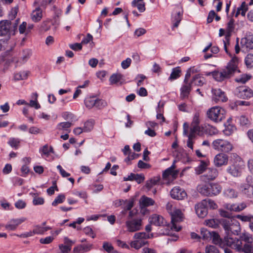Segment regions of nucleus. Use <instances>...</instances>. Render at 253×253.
I'll return each mask as SVG.
<instances>
[{
  "label": "nucleus",
  "mask_w": 253,
  "mask_h": 253,
  "mask_svg": "<svg viewBox=\"0 0 253 253\" xmlns=\"http://www.w3.org/2000/svg\"><path fill=\"white\" fill-rule=\"evenodd\" d=\"M33 95H35V100H31L29 103H28V105L30 106L31 107H34L36 109H38L40 108L41 105L38 102L37 97L38 94L37 93H34Z\"/></svg>",
  "instance_id": "nucleus-44"
},
{
  "label": "nucleus",
  "mask_w": 253,
  "mask_h": 253,
  "mask_svg": "<svg viewBox=\"0 0 253 253\" xmlns=\"http://www.w3.org/2000/svg\"><path fill=\"white\" fill-rule=\"evenodd\" d=\"M14 205L17 209H22L26 207V203L22 200H19L16 202H15Z\"/></svg>",
  "instance_id": "nucleus-60"
},
{
  "label": "nucleus",
  "mask_w": 253,
  "mask_h": 253,
  "mask_svg": "<svg viewBox=\"0 0 253 253\" xmlns=\"http://www.w3.org/2000/svg\"><path fill=\"white\" fill-rule=\"evenodd\" d=\"M65 199V196L63 194H60L54 200L52 203V205L56 206L58 204L62 203Z\"/></svg>",
  "instance_id": "nucleus-51"
},
{
  "label": "nucleus",
  "mask_w": 253,
  "mask_h": 253,
  "mask_svg": "<svg viewBox=\"0 0 253 253\" xmlns=\"http://www.w3.org/2000/svg\"><path fill=\"white\" fill-rule=\"evenodd\" d=\"M125 203L126 204V206L125 207V209L128 211H130L133 207L134 200L131 199L129 200H126L125 201Z\"/></svg>",
  "instance_id": "nucleus-58"
},
{
  "label": "nucleus",
  "mask_w": 253,
  "mask_h": 253,
  "mask_svg": "<svg viewBox=\"0 0 253 253\" xmlns=\"http://www.w3.org/2000/svg\"><path fill=\"white\" fill-rule=\"evenodd\" d=\"M223 194L225 197L229 199L236 198L238 196V192L231 188L225 189Z\"/></svg>",
  "instance_id": "nucleus-31"
},
{
  "label": "nucleus",
  "mask_w": 253,
  "mask_h": 253,
  "mask_svg": "<svg viewBox=\"0 0 253 253\" xmlns=\"http://www.w3.org/2000/svg\"><path fill=\"white\" fill-rule=\"evenodd\" d=\"M213 95V100L216 102H225L227 100V98L225 93L219 88H214L212 90Z\"/></svg>",
  "instance_id": "nucleus-16"
},
{
  "label": "nucleus",
  "mask_w": 253,
  "mask_h": 253,
  "mask_svg": "<svg viewBox=\"0 0 253 253\" xmlns=\"http://www.w3.org/2000/svg\"><path fill=\"white\" fill-rule=\"evenodd\" d=\"M238 58L236 57L232 58L231 61L228 63L225 68L221 71H215L209 73L207 75H212L213 78L218 82H222L224 80L230 78L234 73L238 71Z\"/></svg>",
  "instance_id": "nucleus-1"
},
{
  "label": "nucleus",
  "mask_w": 253,
  "mask_h": 253,
  "mask_svg": "<svg viewBox=\"0 0 253 253\" xmlns=\"http://www.w3.org/2000/svg\"><path fill=\"white\" fill-rule=\"evenodd\" d=\"M245 63L248 68L253 67V54H249L246 56Z\"/></svg>",
  "instance_id": "nucleus-50"
},
{
  "label": "nucleus",
  "mask_w": 253,
  "mask_h": 253,
  "mask_svg": "<svg viewBox=\"0 0 253 253\" xmlns=\"http://www.w3.org/2000/svg\"><path fill=\"white\" fill-rule=\"evenodd\" d=\"M240 10V14L242 16H245L246 11L248 10V5L245 1L243 2L240 7H238Z\"/></svg>",
  "instance_id": "nucleus-56"
},
{
  "label": "nucleus",
  "mask_w": 253,
  "mask_h": 253,
  "mask_svg": "<svg viewBox=\"0 0 253 253\" xmlns=\"http://www.w3.org/2000/svg\"><path fill=\"white\" fill-rule=\"evenodd\" d=\"M207 168L206 163L204 162H201L200 165L198 166L196 169V173L198 174L202 173L205 171H206Z\"/></svg>",
  "instance_id": "nucleus-48"
},
{
  "label": "nucleus",
  "mask_w": 253,
  "mask_h": 253,
  "mask_svg": "<svg viewBox=\"0 0 253 253\" xmlns=\"http://www.w3.org/2000/svg\"><path fill=\"white\" fill-rule=\"evenodd\" d=\"M94 126V122L92 120L86 121L84 125V126L83 127L84 132H89L91 131Z\"/></svg>",
  "instance_id": "nucleus-45"
},
{
  "label": "nucleus",
  "mask_w": 253,
  "mask_h": 253,
  "mask_svg": "<svg viewBox=\"0 0 253 253\" xmlns=\"http://www.w3.org/2000/svg\"><path fill=\"white\" fill-rule=\"evenodd\" d=\"M239 123L242 126H247L249 124V121L247 118L244 116H241L238 118Z\"/></svg>",
  "instance_id": "nucleus-63"
},
{
  "label": "nucleus",
  "mask_w": 253,
  "mask_h": 253,
  "mask_svg": "<svg viewBox=\"0 0 253 253\" xmlns=\"http://www.w3.org/2000/svg\"><path fill=\"white\" fill-rule=\"evenodd\" d=\"M102 248L103 250L108 253H120L119 252L115 250L112 244L108 242H104L103 243Z\"/></svg>",
  "instance_id": "nucleus-34"
},
{
  "label": "nucleus",
  "mask_w": 253,
  "mask_h": 253,
  "mask_svg": "<svg viewBox=\"0 0 253 253\" xmlns=\"http://www.w3.org/2000/svg\"><path fill=\"white\" fill-rule=\"evenodd\" d=\"M180 73L181 70L179 67L173 68L169 78V80L171 81L177 79L180 76Z\"/></svg>",
  "instance_id": "nucleus-39"
},
{
  "label": "nucleus",
  "mask_w": 253,
  "mask_h": 253,
  "mask_svg": "<svg viewBox=\"0 0 253 253\" xmlns=\"http://www.w3.org/2000/svg\"><path fill=\"white\" fill-rule=\"evenodd\" d=\"M28 77V73L26 71L20 72L19 73H15L14 75V78L15 80H23L26 79Z\"/></svg>",
  "instance_id": "nucleus-43"
},
{
  "label": "nucleus",
  "mask_w": 253,
  "mask_h": 253,
  "mask_svg": "<svg viewBox=\"0 0 253 253\" xmlns=\"http://www.w3.org/2000/svg\"><path fill=\"white\" fill-rule=\"evenodd\" d=\"M160 180V177H155L147 181L145 186L148 189H150L153 186L158 184Z\"/></svg>",
  "instance_id": "nucleus-38"
},
{
  "label": "nucleus",
  "mask_w": 253,
  "mask_h": 253,
  "mask_svg": "<svg viewBox=\"0 0 253 253\" xmlns=\"http://www.w3.org/2000/svg\"><path fill=\"white\" fill-rule=\"evenodd\" d=\"M228 156L223 153H220L217 154L214 158L213 163L215 167H220L225 166L228 164Z\"/></svg>",
  "instance_id": "nucleus-13"
},
{
  "label": "nucleus",
  "mask_w": 253,
  "mask_h": 253,
  "mask_svg": "<svg viewBox=\"0 0 253 253\" xmlns=\"http://www.w3.org/2000/svg\"><path fill=\"white\" fill-rule=\"evenodd\" d=\"M123 78L120 74H114L110 78L109 81L111 84H116L119 83Z\"/></svg>",
  "instance_id": "nucleus-41"
},
{
  "label": "nucleus",
  "mask_w": 253,
  "mask_h": 253,
  "mask_svg": "<svg viewBox=\"0 0 253 253\" xmlns=\"http://www.w3.org/2000/svg\"><path fill=\"white\" fill-rule=\"evenodd\" d=\"M236 217L243 222H249V223L253 220V215L251 214L247 215L238 214L236 216Z\"/></svg>",
  "instance_id": "nucleus-42"
},
{
  "label": "nucleus",
  "mask_w": 253,
  "mask_h": 253,
  "mask_svg": "<svg viewBox=\"0 0 253 253\" xmlns=\"http://www.w3.org/2000/svg\"><path fill=\"white\" fill-rule=\"evenodd\" d=\"M228 123V121L227 123L228 124H225V128L223 130L224 134L226 136L231 135L236 130V127L234 125Z\"/></svg>",
  "instance_id": "nucleus-30"
},
{
  "label": "nucleus",
  "mask_w": 253,
  "mask_h": 253,
  "mask_svg": "<svg viewBox=\"0 0 253 253\" xmlns=\"http://www.w3.org/2000/svg\"><path fill=\"white\" fill-rule=\"evenodd\" d=\"M133 237L135 239H138V240H143V239L149 238L150 236L148 234L145 232H139L135 233Z\"/></svg>",
  "instance_id": "nucleus-47"
},
{
  "label": "nucleus",
  "mask_w": 253,
  "mask_h": 253,
  "mask_svg": "<svg viewBox=\"0 0 253 253\" xmlns=\"http://www.w3.org/2000/svg\"><path fill=\"white\" fill-rule=\"evenodd\" d=\"M42 16V10L40 7L36 8L33 11L31 14V18L32 20L36 22L40 21Z\"/></svg>",
  "instance_id": "nucleus-28"
},
{
  "label": "nucleus",
  "mask_w": 253,
  "mask_h": 253,
  "mask_svg": "<svg viewBox=\"0 0 253 253\" xmlns=\"http://www.w3.org/2000/svg\"><path fill=\"white\" fill-rule=\"evenodd\" d=\"M227 170L228 172L233 176H238L241 174V168L239 165L236 163L229 166L227 168Z\"/></svg>",
  "instance_id": "nucleus-21"
},
{
  "label": "nucleus",
  "mask_w": 253,
  "mask_h": 253,
  "mask_svg": "<svg viewBox=\"0 0 253 253\" xmlns=\"http://www.w3.org/2000/svg\"><path fill=\"white\" fill-rule=\"evenodd\" d=\"M26 220V218L25 217L12 219L7 222L4 227L7 231H14L17 229L19 225L24 222Z\"/></svg>",
  "instance_id": "nucleus-14"
},
{
  "label": "nucleus",
  "mask_w": 253,
  "mask_h": 253,
  "mask_svg": "<svg viewBox=\"0 0 253 253\" xmlns=\"http://www.w3.org/2000/svg\"><path fill=\"white\" fill-rule=\"evenodd\" d=\"M127 230L130 232H134L141 229L142 220L141 218L127 219L126 222Z\"/></svg>",
  "instance_id": "nucleus-8"
},
{
  "label": "nucleus",
  "mask_w": 253,
  "mask_h": 253,
  "mask_svg": "<svg viewBox=\"0 0 253 253\" xmlns=\"http://www.w3.org/2000/svg\"><path fill=\"white\" fill-rule=\"evenodd\" d=\"M205 83V79L200 75H195L192 79L191 84L195 85L202 86Z\"/></svg>",
  "instance_id": "nucleus-33"
},
{
  "label": "nucleus",
  "mask_w": 253,
  "mask_h": 253,
  "mask_svg": "<svg viewBox=\"0 0 253 253\" xmlns=\"http://www.w3.org/2000/svg\"><path fill=\"white\" fill-rule=\"evenodd\" d=\"M191 89V84L190 83H184L180 89V98L184 99L188 97Z\"/></svg>",
  "instance_id": "nucleus-22"
},
{
  "label": "nucleus",
  "mask_w": 253,
  "mask_h": 253,
  "mask_svg": "<svg viewBox=\"0 0 253 253\" xmlns=\"http://www.w3.org/2000/svg\"><path fill=\"white\" fill-rule=\"evenodd\" d=\"M71 125L72 123L70 122H62L59 123L57 125V128L60 130L63 129L65 130H68V129L71 127Z\"/></svg>",
  "instance_id": "nucleus-49"
},
{
  "label": "nucleus",
  "mask_w": 253,
  "mask_h": 253,
  "mask_svg": "<svg viewBox=\"0 0 253 253\" xmlns=\"http://www.w3.org/2000/svg\"><path fill=\"white\" fill-rule=\"evenodd\" d=\"M236 94L240 98L248 99L253 96V90L247 86H240L236 89Z\"/></svg>",
  "instance_id": "nucleus-9"
},
{
  "label": "nucleus",
  "mask_w": 253,
  "mask_h": 253,
  "mask_svg": "<svg viewBox=\"0 0 253 253\" xmlns=\"http://www.w3.org/2000/svg\"><path fill=\"white\" fill-rule=\"evenodd\" d=\"M212 146L214 150L224 153H229L233 148L232 144L227 140L217 139L213 141Z\"/></svg>",
  "instance_id": "nucleus-7"
},
{
  "label": "nucleus",
  "mask_w": 253,
  "mask_h": 253,
  "mask_svg": "<svg viewBox=\"0 0 253 253\" xmlns=\"http://www.w3.org/2000/svg\"><path fill=\"white\" fill-rule=\"evenodd\" d=\"M147 243V241L144 240H136L130 243V246L136 250H138Z\"/></svg>",
  "instance_id": "nucleus-37"
},
{
  "label": "nucleus",
  "mask_w": 253,
  "mask_h": 253,
  "mask_svg": "<svg viewBox=\"0 0 253 253\" xmlns=\"http://www.w3.org/2000/svg\"><path fill=\"white\" fill-rule=\"evenodd\" d=\"M166 209L171 216L172 223L171 229L177 232L179 231L181 229V227L177 225L176 223L182 220L183 214L181 211L176 209L170 202L167 203Z\"/></svg>",
  "instance_id": "nucleus-3"
},
{
  "label": "nucleus",
  "mask_w": 253,
  "mask_h": 253,
  "mask_svg": "<svg viewBox=\"0 0 253 253\" xmlns=\"http://www.w3.org/2000/svg\"><path fill=\"white\" fill-rule=\"evenodd\" d=\"M235 212H238L243 211L247 207V204L245 202H242L239 204H235Z\"/></svg>",
  "instance_id": "nucleus-52"
},
{
  "label": "nucleus",
  "mask_w": 253,
  "mask_h": 253,
  "mask_svg": "<svg viewBox=\"0 0 253 253\" xmlns=\"http://www.w3.org/2000/svg\"><path fill=\"white\" fill-rule=\"evenodd\" d=\"M209 196H216L219 194L222 190V187L218 183H211L209 184Z\"/></svg>",
  "instance_id": "nucleus-20"
},
{
  "label": "nucleus",
  "mask_w": 253,
  "mask_h": 253,
  "mask_svg": "<svg viewBox=\"0 0 253 253\" xmlns=\"http://www.w3.org/2000/svg\"><path fill=\"white\" fill-rule=\"evenodd\" d=\"M211 237L212 238L213 244L218 245L221 248H224L226 242L225 240L222 241L217 233L212 232Z\"/></svg>",
  "instance_id": "nucleus-25"
},
{
  "label": "nucleus",
  "mask_w": 253,
  "mask_h": 253,
  "mask_svg": "<svg viewBox=\"0 0 253 253\" xmlns=\"http://www.w3.org/2000/svg\"><path fill=\"white\" fill-rule=\"evenodd\" d=\"M221 225L224 228L226 236L224 237L226 244L227 246L230 247L227 244V240L228 239H233L236 240H239L238 239L232 237H230L232 234L238 235L241 231V227L240 223L238 220L235 218H226L220 219Z\"/></svg>",
  "instance_id": "nucleus-2"
},
{
  "label": "nucleus",
  "mask_w": 253,
  "mask_h": 253,
  "mask_svg": "<svg viewBox=\"0 0 253 253\" xmlns=\"http://www.w3.org/2000/svg\"><path fill=\"white\" fill-rule=\"evenodd\" d=\"M140 206L141 209V211L144 212L145 208L154 205L155 201L152 198L147 197L145 196H142L139 200Z\"/></svg>",
  "instance_id": "nucleus-17"
},
{
  "label": "nucleus",
  "mask_w": 253,
  "mask_h": 253,
  "mask_svg": "<svg viewBox=\"0 0 253 253\" xmlns=\"http://www.w3.org/2000/svg\"><path fill=\"white\" fill-rule=\"evenodd\" d=\"M206 253H219L218 250L214 246L209 245L206 247Z\"/></svg>",
  "instance_id": "nucleus-55"
},
{
  "label": "nucleus",
  "mask_w": 253,
  "mask_h": 253,
  "mask_svg": "<svg viewBox=\"0 0 253 253\" xmlns=\"http://www.w3.org/2000/svg\"><path fill=\"white\" fill-rule=\"evenodd\" d=\"M41 151L42 152V155L47 157L50 153L53 151V148L52 147H48L47 145H45L42 147Z\"/></svg>",
  "instance_id": "nucleus-53"
},
{
  "label": "nucleus",
  "mask_w": 253,
  "mask_h": 253,
  "mask_svg": "<svg viewBox=\"0 0 253 253\" xmlns=\"http://www.w3.org/2000/svg\"><path fill=\"white\" fill-rule=\"evenodd\" d=\"M218 174V170L215 168H209L206 170L205 173L201 175V178L203 181L214 180Z\"/></svg>",
  "instance_id": "nucleus-15"
},
{
  "label": "nucleus",
  "mask_w": 253,
  "mask_h": 253,
  "mask_svg": "<svg viewBox=\"0 0 253 253\" xmlns=\"http://www.w3.org/2000/svg\"><path fill=\"white\" fill-rule=\"evenodd\" d=\"M45 222H43L42 225H37L33 229L34 234H43L46 231L50 229L49 226H45Z\"/></svg>",
  "instance_id": "nucleus-26"
},
{
  "label": "nucleus",
  "mask_w": 253,
  "mask_h": 253,
  "mask_svg": "<svg viewBox=\"0 0 253 253\" xmlns=\"http://www.w3.org/2000/svg\"><path fill=\"white\" fill-rule=\"evenodd\" d=\"M96 98L88 97L84 100V104L85 106L88 109H91L95 105Z\"/></svg>",
  "instance_id": "nucleus-40"
},
{
  "label": "nucleus",
  "mask_w": 253,
  "mask_h": 253,
  "mask_svg": "<svg viewBox=\"0 0 253 253\" xmlns=\"http://www.w3.org/2000/svg\"><path fill=\"white\" fill-rule=\"evenodd\" d=\"M209 184L206 185V184H200L198 185L197 189V191L202 195L206 196H209L210 193H209Z\"/></svg>",
  "instance_id": "nucleus-32"
},
{
  "label": "nucleus",
  "mask_w": 253,
  "mask_h": 253,
  "mask_svg": "<svg viewBox=\"0 0 253 253\" xmlns=\"http://www.w3.org/2000/svg\"><path fill=\"white\" fill-rule=\"evenodd\" d=\"M93 245L91 244L86 245L80 244L75 247L73 249L74 253H84L90 251L93 249Z\"/></svg>",
  "instance_id": "nucleus-19"
},
{
  "label": "nucleus",
  "mask_w": 253,
  "mask_h": 253,
  "mask_svg": "<svg viewBox=\"0 0 253 253\" xmlns=\"http://www.w3.org/2000/svg\"><path fill=\"white\" fill-rule=\"evenodd\" d=\"M251 76L243 75L240 78L236 79V82L245 84L251 79Z\"/></svg>",
  "instance_id": "nucleus-62"
},
{
  "label": "nucleus",
  "mask_w": 253,
  "mask_h": 253,
  "mask_svg": "<svg viewBox=\"0 0 253 253\" xmlns=\"http://www.w3.org/2000/svg\"><path fill=\"white\" fill-rule=\"evenodd\" d=\"M196 135H201V128L199 126L191 125L190 132L187 135L188 137L195 138Z\"/></svg>",
  "instance_id": "nucleus-23"
},
{
  "label": "nucleus",
  "mask_w": 253,
  "mask_h": 253,
  "mask_svg": "<svg viewBox=\"0 0 253 253\" xmlns=\"http://www.w3.org/2000/svg\"><path fill=\"white\" fill-rule=\"evenodd\" d=\"M175 161L173 162L172 166L167 169L163 173V176L165 178H168L169 176L171 175L172 177L176 175L177 174L178 172L176 170H174V169L175 168Z\"/></svg>",
  "instance_id": "nucleus-27"
},
{
  "label": "nucleus",
  "mask_w": 253,
  "mask_h": 253,
  "mask_svg": "<svg viewBox=\"0 0 253 253\" xmlns=\"http://www.w3.org/2000/svg\"><path fill=\"white\" fill-rule=\"evenodd\" d=\"M8 144L13 148H17L20 143V140L18 138H10L8 142Z\"/></svg>",
  "instance_id": "nucleus-54"
},
{
  "label": "nucleus",
  "mask_w": 253,
  "mask_h": 253,
  "mask_svg": "<svg viewBox=\"0 0 253 253\" xmlns=\"http://www.w3.org/2000/svg\"><path fill=\"white\" fill-rule=\"evenodd\" d=\"M207 226L213 228H216L218 227L219 224H221L220 220L217 219H211L205 221Z\"/></svg>",
  "instance_id": "nucleus-36"
},
{
  "label": "nucleus",
  "mask_w": 253,
  "mask_h": 253,
  "mask_svg": "<svg viewBox=\"0 0 253 253\" xmlns=\"http://www.w3.org/2000/svg\"><path fill=\"white\" fill-rule=\"evenodd\" d=\"M107 103L104 100L96 98L95 107L101 109L107 106Z\"/></svg>",
  "instance_id": "nucleus-46"
},
{
  "label": "nucleus",
  "mask_w": 253,
  "mask_h": 253,
  "mask_svg": "<svg viewBox=\"0 0 253 253\" xmlns=\"http://www.w3.org/2000/svg\"><path fill=\"white\" fill-rule=\"evenodd\" d=\"M170 196L172 199L181 200L187 197L185 190L179 186L173 187L170 191Z\"/></svg>",
  "instance_id": "nucleus-11"
},
{
  "label": "nucleus",
  "mask_w": 253,
  "mask_h": 253,
  "mask_svg": "<svg viewBox=\"0 0 253 253\" xmlns=\"http://www.w3.org/2000/svg\"><path fill=\"white\" fill-rule=\"evenodd\" d=\"M195 211L200 217L203 218L208 213V208L207 207L206 200H202L201 202L196 204L195 206Z\"/></svg>",
  "instance_id": "nucleus-12"
},
{
  "label": "nucleus",
  "mask_w": 253,
  "mask_h": 253,
  "mask_svg": "<svg viewBox=\"0 0 253 253\" xmlns=\"http://www.w3.org/2000/svg\"><path fill=\"white\" fill-rule=\"evenodd\" d=\"M144 0H133L131 2V5L133 7H137L140 12H143L145 10V4Z\"/></svg>",
  "instance_id": "nucleus-29"
},
{
  "label": "nucleus",
  "mask_w": 253,
  "mask_h": 253,
  "mask_svg": "<svg viewBox=\"0 0 253 253\" xmlns=\"http://www.w3.org/2000/svg\"><path fill=\"white\" fill-rule=\"evenodd\" d=\"M149 220L150 224L156 226H164L166 223V222L162 216L156 214H153L149 218Z\"/></svg>",
  "instance_id": "nucleus-18"
},
{
  "label": "nucleus",
  "mask_w": 253,
  "mask_h": 253,
  "mask_svg": "<svg viewBox=\"0 0 253 253\" xmlns=\"http://www.w3.org/2000/svg\"><path fill=\"white\" fill-rule=\"evenodd\" d=\"M131 62V59L129 58H127L126 60H123L121 63V66L124 69H126L128 68Z\"/></svg>",
  "instance_id": "nucleus-61"
},
{
  "label": "nucleus",
  "mask_w": 253,
  "mask_h": 253,
  "mask_svg": "<svg viewBox=\"0 0 253 253\" xmlns=\"http://www.w3.org/2000/svg\"><path fill=\"white\" fill-rule=\"evenodd\" d=\"M225 114L224 109L218 106L213 107L207 112L208 118L215 123H219L224 120Z\"/></svg>",
  "instance_id": "nucleus-5"
},
{
  "label": "nucleus",
  "mask_w": 253,
  "mask_h": 253,
  "mask_svg": "<svg viewBox=\"0 0 253 253\" xmlns=\"http://www.w3.org/2000/svg\"><path fill=\"white\" fill-rule=\"evenodd\" d=\"M54 240L53 236H48L40 239V243L42 244H48L51 243Z\"/></svg>",
  "instance_id": "nucleus-57"
},
{
  "label": "nucleus",
  "mask_w": 253,
  "mask_h": 253,
  "mask_svg": "<svg viewBox=\"0 0 253 253\" xmlns=\"http://www.w3.org/2000/svg\"><path fill=\"white\" fill-rule=\"evenodd\" d=\"M240 238L247 243L246 244L252 245L253 244V236L248 233H242L240 236Z\"/></svg>",
  "instance_id": "nucleus-35"
},
{
  "label": "nucleus",
  "mask_w": 253,
  "mask_h": 253,
  "mask_svg": "<svg viewBox=\"0 0 253 253\" xmlns=\"http://www.w3.org/2000/svg\"><path fill=\"white\" fill-rule=\"evenodd\" d=\"M234 20L231 19L227 24V31L228 33V35L230 36V33L232 32L234 29Z\"/></svg>",
  "instance_id": "nucleus-59"
},
{
  "label": "nucleus",
  "mask_w": 253,
  "mask_h": 253,
  "mask_svg": "<svg viewBox=\"0 0 253 253\" xmlns=\"http://www.w3.org/2000/svg\"><path fill=\"white\" fill-rule=\"evenodd\" d=\"M19 19L14 22L9 20H2L0 22V36H4L8 39L15 35L17 31Z\"/></svg>",
  "instance_id": "nucleus-4"
},
{
  "label": "nucleus",
  "mask_w": 253,
  "mask_h": 253,
  "mask_svg": "<svg viewBox=\"0 0 253 253\" xmlns=\"http://www.w3.org/2000/svg\"><path fill=\"white\" fill-rule=\"evenodd\" d=\"M227 244L232 249L236 250L238 252H242L245 253H253V245L245 244L242 245L241 240L228 239Z\"/></svg>",
  "instance_id": "nucleus-6"
},
{
  "label": "nucleus",
  "mask_w": 253,
  "mask_h": 253,
  "mask_svg": "<svg viewBox=\"0 0 253 253\" xmlns=\"http://www.w3.org/2000/svg\"><path fill=\"white\" fill-rule=\"evenodd\" d=\"M44 200L43 198L42 197H35L33 199V203L34 205H43Z\"/></svg>",
  "instance_id": "nucleus-64"
},
{
  "label": "nucleus",
  "mask_w": 253,
  "mask_h": 253,
  "mask_svg": "<svg viewBox=\"0 0 253 253\" xmlns=\"http://www.w3.org/2000/svg\"><path fill=\"white\" fill-rule=\"evenodd\" d=\"M239 190L247 197H250L253 194V188L248 184H241L239 187Z\"/></svg>",
  "instance_id": "nucleus-24"
},
{
  "label": "nucleus",
  "mask_w": 253,
  "mask_h": 253,
  "mask_svg": "<svg viewBox=\"0 0 253 253\" xmlns=\"http://www.w3.org/2000/svg\"><path fill=\"white\" fill-rule=\"evenodd\" d=\"M241 49L247 51L253 49V35L249 33L241 40Z\"/></svg>",
  "instance_id": "nucleus-10"
}]
</instances>
